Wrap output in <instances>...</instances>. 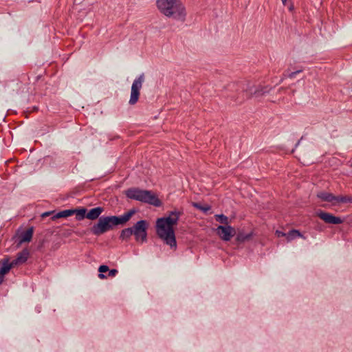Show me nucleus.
<instances>
[{
  "instance_id": "nucleus-1",
  "label": "nucleus",
  "mask_w": 352,
  "mask_h": 352,
  "mask_svg": "<svg viewBox=\"0 0 352 352\" xmlns=\"http://www.w3.org/2000/svg\"><path fill=\"white\" fill-rule=\"evenodd\" d=\"M181 214V212L172 211L168 217L159 218L156 221L157 236L173 250L177 249V241L173 226L177 224Z\"/></svg>"
},
{
  "instance_id": "nucleus-2",
  "label": "nucleus",
  "mask_w": 352,
  "mask_h": 352,
  "mask_svg": "<svg viewBox=\"0 0 352 352\" xmlns=\"http://www.w3.org/2000/svg\"><path fill=\"white\" fill-rule=\"evenodd\" d=\"M156 6L164 16L176 21H184L186 8L181 0H156Z\"/></svg>"
},
{
  "instance_id": "nucleus-3",
  "label": "nucleus",
  "mask_w": 352,
  "mask_h": 352,
  "mask_svg": "<svg viewBox=\"0 0 352 352\" xmlns=\"http://www.w3.org/2000/svg\"><path fill=\"white\" fill-rule=\"evenodd\" d=\"M131 210L120 217L110 216L100 217L97 224L92 228V232L96 235H100L113 228V226L124 224L127 222L135 213Z\"/></svg>"
},
{
  "instance_id": "nucleus-4",
  "label": "nucleus",
  "mask_w": 352,
  "mask_h": 352,
  "mask_svg": "<svg viewBox=\"0 0 352 352\" xmlns=\"http://www.w3.org/2000/svg\"><path fill=\"white\" fill-rule=\"evenodd\" d=\"M124 194L129 199L148 204L155 207H160L162 204L157 196L151 190L130 188L125 190Z\"/></svg>"
},
{
  "instance_id": "nucleus-5",
  "label": "nucleus",
  "mask_w": 352,
  "mask_h": 352,
  "mask_svg": "<svg viewBox=\"0 0 352 352\" xmlns=\"http://www.w3.org/2000/svg\"><path fill=\"white\" fill-rule=\"evenodd\" d=\"M148 223L145 220L138 221L132 228L133 235L138 242L143 243L147 239Z\"/></svg>"
},
{
  "instance_id": "nucleus-6",
  "label": "nucleus",
  "mask_w": 352,
  "mask_h": 352,
  "mask_svg": "<svg viewBox=\"0 0 352 352\" xmlns=\"http://www.w3.org/2000/svg\"><path fill=\"white\" fill-rule=\"evenodd\" d=\"M30 253L28 250L25 249L21 252H19L16 255V258L10 262L9 258H3L0 261L1 267H9V271L10 269L14 266H16L20 264H23L26 262L29 257Z\"/></svg>"
},
{
  "instance_id": "nucleus-7",
  "label": "nucleus",
  "mask_w": 352,
  "mask_h": 352,
  "mask_svg": "<svg viewBox=\"0 0 352 352\" xmlns=\"http://www.w3.org/2000/svg\"><path fill=\"white\" fill-rule=\"evenodd\" d=\"M144 80V75L141 74L133 81L131 86V97L129 102L130 104L133 105L138 101L140 94V89L142 88Z\"/></svg>"
},
{
  "instance_id": "nucleus-8",
  "label": "nucleus",
  "mask_w": 352,
  "mask_h": 352,
  "mask_svg": "<svg viewBox=\"0 0 352 352\" xmlns=\"http://www.w3.org/2000/svg\"><path fill=\"white\" fill-rule=\"evenodd\" d=\"M216 232L221 239L225 241H230L236 233L234 228L228 225L226 226H219L216 229Z\"/></svg>"
},
{
  "instance_id": "nucleus-9",
  "label": "nucleus",
  "mask_w": 352,
  "mask_h": 352,
  "mask_svg": "<svg viewBox=\"0 0 352 352\" xmlns=\"http://www.w3.org/2000/svg\"><path fill=\"white\" fill-rule=\"evenodd\" d=\"M316 214L326 223L338 225L343 223V220L340 217L334 216L329 212L319 210L317 212Z\"/></svg>"
},
{
  "instance_id": "nucleus-10",
  "label": "nucleus",
  "mask_w": 352,
  "mask_h": 352,
  "mask_svg": "<svg viewBox=\"0 0 352 352\" xmlns=\"http://www.w3.org/2000/svg\"><path fill=\"white\" fill-rule=\"evenodd\" d=\"M33 236V228H30L19 236V243L30 242Z\"/></svg>"
},
{
  "instance_id": "nucleus-11",
  "label": "nucleus",
  "mask_w": 352,
  "mask_h": 352,
  "mask_svg": "<svg viewBox=\"0 0 352 352\" xmlns=\"http://www.w3.org/2000/svg\"><path fill=\"white\" fill-rule=\"evenodd\" d=\"M75 213V210H65L60 212H58L56 213L55 214H53V217H51V219L54 221L59 218H65L69 217Z\"/></svg>"
},
{
  "instance_id": "nucleus-12",
  "label": "nucleus",
  "mask_w": 352,
  "mask_h": 352,
  "mask_svg": "<svg viewBox=\"0 0 352 352\" xmlns=\"http://www.w3.org/2000/svg\"><path fill=\"white\" fill-rule=\"evenodd\" d=\"M317 197L324 201L331 202L333 204L335 195L327 192H320L317 194Z\"/></svg>"
},
{
  "instance_id": "nucleus-13",
  "label": "nucleus",
  "mask_w": 352,
  "mask_h": 352,
  "mask_svg": "<svg viewBox=\"0 0 352 352\" xmlns=\"http://www.w3.org/2000/svg\"><path fill=\"white\" fill-rule=\"evenodd\" d=\"M346 203H352V196H349V195L335 196V199H334L333 205H336V204H346Z\"/></svg>"
},
{
  "instance_id": "nucleus-14",
  "label": "nucleus",
  "mask_w": 352,
  "mask_h": 352,
  "mask_svg": "<svg viewBox=\"0 0 352 352\" xmlns=\"http://www.w3.org/2000/svg\"><path fill=\"white\" fill-rule=\"evenodd\" d=\"M297 237H301L304 239H306V237L304 236L298 230L294 229L289 231L288 233H286V239L288 242L294 240Z\"/></svg>"
},
{
  "instance_id": "nucleus-15",
  "label": "nucleus",
  "mask_w": 352,
  "mask_h": 352,
  "mask_svg": "<svg viewBox=\"0 0 352 352\" xmlns=\"http://www.w3.org/2000/svg\"><path fill=\"white\" fill-rule=\"evenodd\" d=\"M103 211L104 208L100 206L89 209V219H96Z\"/></svg>"
},
{
  "instance_id": "nucleus-16",
  "label": "nucleus",
  "mask_w": 352,
  "mask_h": 352,
  "mask_svg": "<svg viewBox=\"0 0 352 352\" xmlns=\"http://www.w3.org/2000/svg\"><path fill=\"white\" fill-rule=\"evenodd\" d=\"M76 214V219L77 220H82L85 218H88V214H86L87 210L85 208H81L79 210H74Z\"/></svg>"
},
{
  "instance_id": "nucleus-17",
  "label": "nucleus",
  "mask_w": 352,
  "mask_h": 352,
  "mask_svg": "<svg viewBox=\"0 0 352 352\" xmlns=\"http://www.w3.org/2000/svg\"><path fill=\"white\" fill-rule=\"evenodd\" d=\"M131 235H133L131 228H125L122 230L120 234V238L122 240L128 239Z\"/></svg>"
},
{
  "instance_id": "nucleus-18",
  "label": "nucleus",
  "mask_w": 352,
  "mask_h": 352,
  "mask_svg": "<svg viewBox=\"0 0 352 352\" xmlns=\"http://www.w3.org/2000/svg\"><path fill=\"white\" fill-rule=\"evenodd\" d=\"M214 217L215 219L221 223L225 224L226 226L229 223L228 217L225 216L224 214H216Z\"/></svg>"
},
{
  "instance_id": "nucleus-19",
  "label": "nucleus",
  "mask_w": 352,
  "mask_h": 352,
  "mask_svg": "<svg viewBox=\"0 0 352 352\" xmlns=\"http://www.w3.org/2000/svg\"><path fill=\"white\" fill-rule=\"evenodd\" d=\"M98 271L100 272V274H98V277L101 279L106 278L107 276L104 275L103 273L109 271V267L104 265H100L99 267Z\"/></svg>"
},
{
  "instance_id": "nucleus-20",
  "label": "nucleus",
  "mask_w": 352,
  "mask_h": 352,
  "mask_svg": "<svg viewBox=\"0 0 352 352\" xmlns=\"http://www.w3.org/2000/svg\"><path fill=\"white\" fill-rule=\"evenodd\" d=\"M250 238V234H244L239 233L236 236V241L239 242H244Z\"/></svg>"
},
{
  "instance_id": "nucleus-21",
  "label": "nucleus",
  "mask_w": 352,
  "mask_h": 352,
  "mask_svg": "<svg viewBox=\"0 0 352 352\" xmlns=\"http://www.w3.org/2000/svg\"><path fill=\"white\" fill-rule=\"evenodd\" d=\"M281 1L284 6H287V5L289 6V10H293L294 6H293L292 3H291L292 0H281Z\"/></svg>"
},
{
  "instance_id": "nucleus-22",
  "label": "nucleus",
  "mask_w": 352,
  "mask_h": 352,
  "mask_svg": "<svg viewBox=\"0 0 352 352\" xmlns=\"http://www.w3.org/2000/svg\"><path fill=\"white\" fill-rule=\"evenodd\" d=\"M267 90H266V91H264V90H263V88H261V89H256V90L254 91V94H255L256 96H261V95H263V94H265V92H267Z\"/></svg>"
},
{
  "instance_id": "nucleus-23",
  "label": "nucleus",
  "mask_w": 352,
  "mask_h": 352,
  "mask_svg": "<svg viewBox=\"0 0 352 352\" xmlns=\"http://www.w3.org/2000/svg\"><path fill=\"white\" fill-rule=\"evenodd\" d=\"M118 270L116 269L109 270V274L108 276L110 277H113L118 274Z\"/></svg>"
},
{
  "instance_id": "nucleus-24",
  "label": "nucleus",
  "mask_w": 352,
  "mask_h": 352,
  "mask_svg": "<svg viewBox=\"0 0 352 352\" xmlns=\"http://www.w3.org/2000/svg\"><path fill=\"white\" fill-rule=\"evenodd\" d=\"M55 214L56 213H54L53 211L45 212L42 214L41 217H45L50 216L52 217H53V214Z\"/></svg>"
},
{
  "instance_id": "nucleus-25",
  "label": "nucleus",
  "mask_w": 352,
  "mask_h": 352,
  "mask_svg": "<svg viewBox=\"0 0 352 352\" xmlns=\"http://www.w3.org/2000/svg\"><path fill=\"white\" fill-rule=\"evenodd\" d=\"M302 70V69H299L298 71H296V72H292L290 73L289 75H288V77L289 78H294V76H296V74H298V73L301 72Z\"/></svg>"
},
{
  "instance_id": "nucleus-26",
  "label": "nucleus",
  "mask_w": 352,
  "mask_h": 352,
  "mask_svg": "<svg viewBox=\"0 0 352 352\" xmlns=\"http://www.w3.org/2000/svg\"><path fill=\"white\" fill-rule=\"evenodd\" d=\"M276 234L277 235L278 237H281V236H285L286 237V233L283 232L279 231V230H276Z\"/></svg>"
},
{
  "instance_id": "nucleus-27",
  "label": "nucleus",
  "mask_w": 352,
  "mask_h": 352,
  "mask_svg": "<svg viewBox=\"0 0 352 352\" xmlns=\"http://www.w3.org/2000/svg\"><path fill=\"white\" fill-rule=\"evenodd\" d=\"M210 206H203L202 208H201V210L203 211V212H207L209 210H210Z\"/></svg>"
},
{
  "instance_id": "nucleus-28",
  "label": "nucleus",
  "mask_w": 352,
  "mask_h": 352,
  "mask_svg": "<svg viewBox=\"0 0 352 352\" xmlns=\"http://www.w3.org/2000/svg\"><path fill=\"white\" fill-rule=\"evenodd\" d=\"M193 206H194L195 208H197V209L200 210H201V208H202V207H203L201 205H200V204H198V203H193Z\"/></svg>"
}]
</instances>
